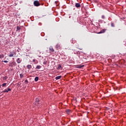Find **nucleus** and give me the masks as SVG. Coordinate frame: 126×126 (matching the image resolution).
Returning a JSON list of instances; mask_svg holds the SVG:
<instances>
[{
	"label": "nucleus",
	"instance_id": "nucleus-1",
	"mask_svg": "<svg viewBox=\"0 0 126 126\" xmlns=\"http://www.w3.org/2000/svg\"><path fill=\"white\" fill-rule=\"evenodd\" d=\"M33 4L34 6H40V5H41V4H40V2H39V1L38 0L34 1Z\"/></svg>",
	"mask_w": 126,
	"mask_h": 126
},
{
	"label": "nucleus",
	"instance_id": "nucleus-17",
	"mask_svg": "<svg viewBox=\"0 0 126 126\" xmlns=\"http://www.w3.org/2000/svg\"><path fill=\"white\" fill-rule=\"evenodd\" d=\"M47 60H44L43 61V64H47Z\"/></svg>",
	"mask_w": 126,
	"mask_h": 126
},
{
	"label": "nucleus",
	"instance_id": "nucleus-24",
	"mask_svg": "<svg viewBox=\"0 0 126 126\" xmlns=\"http://www.w3.org/2000/svg\"><path fill=\"white\" fill-rule=\"evenodd\" d=\"M25 83H26V84H28V80H26L25 81Z\"/></svg>",
	"mask_w": 126,
	"mask_h": 126
},
{
	"label": "nucleus",
	"instance_id": "nucleus-20",
	"mask_svg": "<svg viewBox=\"0 0 126 126\" xmlns=\"http://www.w3.org/2000/svg\"><path fill=\"white\" fill-rule=\"evenodd\" d=\"M20 29H21V28L20 27H19V26L17 27V31L20 30Z\"/></svg>",
	"mask_w": 126,
	"mask_h": 126
},
{
	"label": "nucleus",
	"instance_id": "nucleus-23",
	"mask_svg": "<svg viewBox=\"0 0 126 126\" xmlns=\"http://www.w3.org/2000/svg\"><path fill=\"white\" fill-rule=\"evenodd\" d=\"M20 78H22V77H23V74H20Z\"/></svg>",
	"mask_w": 126,
	"mask_h": 126
},
{
	"label": "nucleus",
	"instance_id": "nucleus-8",
	"mask_svg": "<svg viewBox=\"0 0 126 126\" xmlns=\"http://www.w3.org/2000/svg\"><path fill=\"white\" fill-rule=\"evenodd\" d=\"M22 62V60L21 59H20V58H18L17 60V63H21Z\"/></svg>",
	"mask_w": 126,
	"mask_h": 126
},
{
	"label": "nucleus",
	"instance_id": "nucleus-9",
	"mask_svg": "<svg viewBox=\"0 0 126 126\" xmlns=\"http://www.w3.org/2000/svg\"><path fill=\"white\" fill-rule=\"evenodd\" d=\"M62 78V76H58L56 77L55 79H56V80H58V79H61Z\"/></svg>",
	"mask_w": 126,
	"mask_h": 126
},
{
	"label": "nucleus",
	"instance_id": "nucleus-11",
	"mask_svg": "<svg viewBox=\"0 0 126 126\" xmlns=\"http://www.w3.org/2000/svg\"><path fill=\"white\" fill-rule=\"evenodd\" d=\"M57 49H61V45L60 44H57L56 45Z\"/></svg>",
	"mask_w": 126,
	"mask_h": 126
},
{
	"label": "nucleus",
	"instance_id": "nucleus-22",
	"mask_svg": "<svg viewBox=\"0 0 126 126\" xmlns=\"http://www.w3.org/2000/svg\"><path fill=\"white\" fill-rule=\"evenodd\" d=\"M66 113H67V114H69V112H70V110L69 109H67L66 110Z\"/></svg>",
	"mask_w": 126,
	"mask_h": 126
},
{
	"label": "nucleus",
	"instance_id": "nucleus-28",
	"mask_svg": "<svg viewBox=\"0 0 126 126\" xmlns=\"http://www.w3.org/2000/svg\"><path fill=\"white\" fill-rule=\"evenodd\" d=\"M79 50H82V48H79Z\"/></svg>",
	"mask_w": 126,
	"mask_h": 126
},
{
	"label": "nucleus",
	"instance_id": "nucleus-2",
	"mask_svg": "<svg viewBox=\"0 0 126 126\" xmlns=\"http://www.w3.org/2000/svg\"><path fill=\"white\" fill-rule=\"evenodd\" d=\"M16 55V53L15 52H10L9 56L11 58L12 57H14V56Z\"/></svg>",
	"mask_w": 126,
	"mask_h": 126
},
{
	"label": "nucleus",
	"instance_id": "nucleus-14",
	"mask_svg": "<svg viewBox=\"0 0 126 126\" xmlns=\"http://www.w3.org/2000/svg\"><path fill=\"white\" fill-rule=\"evenodd\" d=\"M49 50L50 51H51V52H55V50H54V48L50 47L49 48Z\"/></svg>",
	"mask_w": 126,
	"mask_h": 126
},
{
	"label": "nucleus",
	"instance_id": "nucleus-6",
	"mask_svg": "<svg viewBox=\"0 0 126 126\" xmlns=\"http://www.w3.org/2000/svg\"><path fill=\"white\" fill-rule=\"evenodd\" d=\"M27 67L28 69H31V68H32V66L30 64H28L27 65Z\"/></svg>",
	"mask_w": 126,
	"mask_h": 126
},
{
	"label": "nucleus",
	"instance_id": "nucleus-3",
	"mask_svg": "<svg viewBox=\"0 0 126 126\" xmlns=\"http://www.w3.org/2000/svg\"><path fill=\"white\" fill-rule=\"evenodd\" d=\"M84 65H81V64H78L76 65V68H82V67H84Z\"/></svg>",
	"mask_w": 126,
	"mask_h": 126
},
{
	"label": "nucleus",
	"instance_id": "nucleus-25",
	"mask_svg": "<svg viewBox=\"0 0 126 126\" xmlns=\"http://www.w3.org/2000/svg\"><path fill=\"white\" fill-rule=\"evenodd\" d=\"M7 91H11V89H10V88H7Z\"/></svg>",
	"mask_w": 126,
	"mask_h": 126
},
{
	"label": "nucleus",
	"instance_id": "nucleus-19",
	"mask_svg": "<svg viewBox=\"0 0 126 126\" xmlns=\"http://www.w3.org/2000/svg\"><path fill=\"white\" fill-rule=\"evenodd\" d=\"M8 77L7 76H5L4 77H3V80H6V79H7Z\"/></svg>",
	"mask_w": 126,
	"mask_h": 126
},
{
	"label": "nucleus",
	"instance_id": "nucleus-27",
	"mask_svg": "<svg viewBox=\"0 0 126 126\" xmlns=\"http://www.w3.org/2000/svg\"><path fill=\"white\" fill-rule=\"evenodd\" d=\"M2 62L3 63H8V61H2Z\"/></svg>",
	"mask_w": 126,
	"mask_h": 126
},
{
	"label": "nucleus",
	"instance_id": "nucleus-7",
	"mask_svg": "<svg viewBox=\"0 0 126 126\" xmlns=\"http://www.w3.org/2000/svg\"><path fill=\"white\" fill-rule=\"evenodd\" d=\"M106 31V30H103L102 31H101L100 32H99L98 34H102V33H105Z\"/></svg>",
	"mask_w": 126,
	"mask_h": 126
},
{
	"label": "nucleus",
	"instance_id": "nucleus-15",
	"mask_svg": "<svg viewBox=\"0 0 126 126\" xmlns=\"http://www.w3.org/2000/svg\"><path fill=\"white\" fill-rule=\"evenodd\" d=\"M4 58V55L3 54L0 55V59H2Z\"/></svg>",
	"mask_w": 126,
	"mask_h": 126
},
{
	"label": "nucleus",
	"instance_id": "nucleus-16",
	"mask_svg": "<svg viewBox=\"0 0 126 126\" xmlns=\"http://www.w3.org/2000/svg\"><path fill=\"white\" fill-rule=\"evenodd\" d=\"M5 92L7 93V92H8V91H7V90H5L2 92V93H5Z\"/></svg>",
	"mask_w": 126,
	"mask_h": 126
},
{
	"label": "nucleus",
	"instance_id": "nucleus-21",
	"mask_svg": "<svg viewBox=\"0 0 126 126\" xmlns=\"http://www.w3.org/2000/svg\"><path fill=\"white\" fill-rule=\"evenodd\" d=\"M6 84H6V83H4V84H3L2 85V87H5V86H6Z\"/></svg>",
	"mask_w": 126,
	"mask_h": 126
},
{
	"label": "nucleus",
	"instance_id": "nucleus-12",
	"mask_svg": "<svg viewBox=\"0 0 126 126\" xmlns=\"http://www.w3.org/2000/svg\"><path fill=\"white\" fill-rule=\"evenodd\" d=\"M38 80H39V77H36L34 78V81H35V82H37V81H38Z\"/></svg>",
	"mask_w": 126,
	"mask_h": 126
},
{
	"label": "nucleus",
	"instance_id": "nucleus-13",
	"mask_svg": "<svg viewBox=\"0 0 126 126\" xmlns=\"http://www.w3.org/2000/svg\"><path fill=\"white\" fill-rule=\"evenodd\" d=\"M41 67H42V66L37 65L36 67V68H37V69H40V68H41Z\"/></svg>",
	"mask_w": 126,
	"mask_h": 126
},
{
	"label": "nucleus",
	"instance_id": "nucleus-26",
	"mask_svg": "<svg viewBox=\"0 0 126 126\" xmlns=\"http://www.w3.org/2000/svg\"><path fill=\"white\" fill-rule=\"evenodd\" d=\"M101 18H102V19H105V16L102 15V16H101Z\"/></svg>",
	"mask_w": 126,
	"mask_h": 126
},
{
	"label": "nucleus",
	"instance_id": "nucleus-5",
	"mask_svg": "<svg viewBox=\"0 0 126 126\" xmlns=\"http://www.w3.org/2000/svg\"><path fill=\"white\" fill-rule=\"evenodd\" d=\"M39 100L38 98H36L35 99V104L36 105V106H38V104H39Z\"/></svg>",
	"mask_w": 126,
	"mask_h": 126
},
{
	"label": "nucleus",
	"instance_id": "nucleus-4",
	"mask_svg": "<svg viewBox=\"0 0 126 126\" xmlns=\"http://www.w3.org/2000/svg\"><path fill=\"white\" fill-rule=\"evenodd\" d=\"M75 7L78 8V7H81V5L79 3H76L75 4Z\"/></svg>",
	"mask_w": 126,
	"mask_h": 126
},
{
	"label": "nucleus",
	"instance_id": "nucleus-29",
	"mask_svg": "<svg viewBox=\"0 0 126 126\" xmlns=\"http://www.w3.org/2000/svg\"><path fill=\"white\" fill-rule=\"evenodd\" d=\"M0 87H1V85H0Z\"/></svg>",
	"mask_w": 126,
	"mask_h": 126
},
{
	"label": "nucleus",
	"instance_id": "nucleus-10",
	"mask_svg": "<svg viewBox=\"0 0 126 126\" xmlns=\"http://www.w3.org/2000/svg\"><path fill=\"white\" fill-rule=\"evenodd\" d=\"M57 69H62V65L59 64L57 67Z\"/></svg>",
	"mask_w": 126,
	"mask_h": 126
},
{
	"label": "nucleus",
	"instance_id": "nucleus-18",
	"mask_svg": "<svg viewBox=\"0 0 126 126\" xmlns=\"http://www.w3.org/2000/svg\"><path fill=\"white\" fill-rule=\"evenodd\" d=\"M111 27H115V24H114V23H111Z\"/></svg>",
	"mask_w": 126,
	"mask_h": 126
}]
</instances>
